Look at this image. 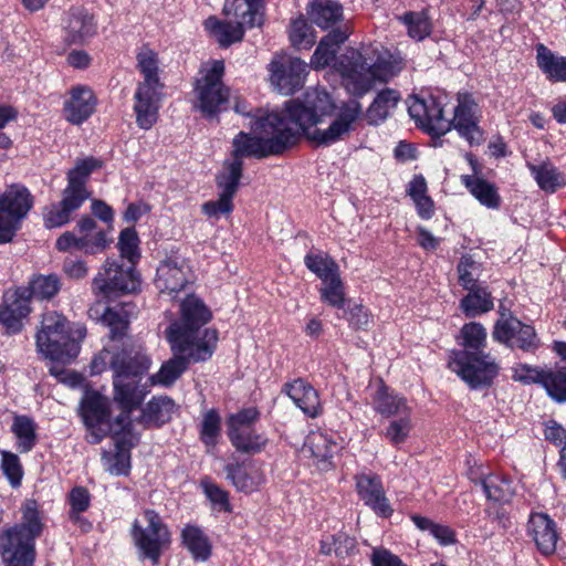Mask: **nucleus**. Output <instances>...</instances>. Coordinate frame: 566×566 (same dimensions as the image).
Listing matches in <instances>:
<instances>
[{"instance_id":"53","label":"nucleus","mask_w":566,"mask_h":566,"mask_svg":"<svg viewBox=\"0 0 566 566\" xmlns=\"http://www.w3.org/2000/svg\"><path fill=\"white\" fill-rule=\"evenodd\" d=\"M221 431V419L214 410H208L200 424V440L207 448V452H211L218 443Z\"/></svg>"},{"instance_id":"13","label":"nucleus","mask_w":566,"mask_h":566,"mask_svg":"<svg viewBox=\"0 0 566 566\" xmlns=\"http://www.w3.org/2000/svg\"><path fill=\"white\" fill-rule=\"evenodd\" d=\"M307 67L300 57L275 54L268 65L270 84L281 95H292L303 87Z\"/></svg>"},{"instance_id":"60","label":"nucleus","mask_w":566,"mask_h":566,"mask_svg":"<svg viewBox=\"0 0 566 566\" xmlns=\"http://www.w3.org/2000/svg\"><path fill=\"white\" fill-rule=\"evenodd\" d=\"M238 434L241 439L243 447L233 446L238 451L244 453H256L260 452L266 444L268 439L255 432L252 427L245 430H239Z\"/></svg>"},{"instance_id":"30","label":"nucleus","mask_w":566,"mask_h":566,"mask_svg":"<svg viewBox=\"0 0 566 566\" xmlns=\"http://www.w3.org/2000/svg\"><path fill=\"white\" fill-rule=\"evenodd\" d=\"M285 394L305 415L315 418L321 412L317 391L303 379H295L284 386Z\"/></svg>"},{"instance_id":"16","label":"nucleus","mask_w":566,"mask_h":566,"mask_svg":"<svg viewBox=\"0 0 566 566\" xmlns=\"http://www.w3.org/2000/svg\"><path fill=\"white\" fill-rule=\"evenodd\" d=\"M480 117L481 112L473 97L469 94H459L450 123L451 127L471 145H480L483 142V132L479 126Z\"/></svg>"},{"instance_id":"40","label":"nucleus","mask_w":566,"mask_h":566,"mask_svg":"<svg viewBox=\"0 0 566 566\" xmlns=\"http://www.w3.org/2000/svg\"><path fill=\"white\" fill-rule=\"evenodd\" d=\"M133 313L134 306L128 303L105 308L102 315V322L109 328L111 338L113 340L122 338L125 335Z\"/></svg>"},{"instance_id":"6","label":"nucleus","mask_w":566,"mask_h":566,"mask_svg":"<svg viewBox=\"0 0 566 566\" xmlns=\"http://www.w3.org/2000/svg\"><path fill=\"white\" fill-rule=\"evenodd\" d=\"M85 336L84 325L70 326L64 316L49 312L43 315L41 329L36 334V347L45 358L69 364L78 355L80 343Z\"/></svg>"},{"instance_id":"52","label":"nucleus","mask_w":566,"mask_h":566,"mask_svg":"<svg viewBox=\"0 0 566 566\" xmlns=\"http://www.w3.org/2000/svg\"><path fill=\"white\" fill-rule=\"evenodd\" d=\"M90 500V493L85 488H74L70 493V520L83 531H88L92 527L91 523L81 516V513L88 509Z\"/></svg>"},{"instance_id":"4","label":"nucleus","mask_w":566,"mask_h":566,"mask_svg":"<svg viewBox=\"0 0 566 566\" xmlns=\"http://www.w3.org/2000/svg\"><path fill=\"white\" fill-rule=\"evenodd\" d=\"M107 361L114 373L115 401L127 411L140 407L147 395L145 386L140 385V379L150 368V358L140 348L133 346H125L118 353L105 349L93 359L91 373L94 375L103 373Z\"/></svg>"},{"instance_id":"8","label":"nucleus","mask_w":566,"mask_h":566,"mask_svg":"<svg viewBox=\"0 0 566 566\" xmlns=\"http://www.w3.org/2000/svg\"><path fill=\"white\" fill-rule=\"evenodd\" d=\"M224 63L214 60L203 64L193 87V107L205 117L217 116L229 99V91L222 83Z\"/></svg>"},{"instance_id":"15","label":"nucleus","mask_w":566,"mask_h":566,"mask_svg":"<svg viewBox=\"0 0 566 566\" xmlns=\"http://www.w3.org/2000/svg\"><path fill=\"white\" fill-rule=\"evenodd\" d=\"M443 99L444 97L433 95L410 97L408 112L422 128L437 135H443L451 129L450 119L444 116Z\"/></svg>"},{"instance_id":"12","label":"nucleus","mask_w":566,"mask_h":566,"mask_svg":"<svg viewBox=\"0 0 566 566\" xmlns=\"http://www.w3.org/2000/svg\"><path fill=\"white\" fill-rule=\"evenodd\" d=\"M81 408L84 422L92 430V434L95 437L94 442H97L109 432L118 434L119 430H129L133 427V419L129 415L139 407L130 411L122 408L123 412L117 417L115 423L109 421L107 399L96 392L87 394L82 400Z\"/></svg>"},{"instance_id":"34","label":"nucleus","mask_w":566,"mask_h":566,"mask_svg":"<svg viewBox=\"0 0 566 566\" xmlns=\"http://www.w3.org/2000/svg\"><path fill=\"white\" fill-rule=\"evenodd\" d=\"M175 410V402L170 398L156 397L140 410L139 417L133 420V423L136 421L144 427L160 426L171 419Z\"/></svg>"},{"instance_id":"58","label":"nucleus","mask_w":566,"mask_h":566,"mask_svg":"<svg viewBox=\"0 0 566 566\" xmlns=\"http://www.w3.org/2000/svg\"><path fill=\"white\" fill-rule=\"evenodd\" d=\"M138 244L139 239L134 228H126L120 232L117 247L120 256L126 259L129 265L134 266L140 258Z\"/></svg>"},{"instance_id":"25","label":"nucleus","mask_w":566,"mask_h":566,"mask_svg":"<svg viewBox=\"0 0 566 566\" xmlns=\"http://www.w3.org/2000/svg\"><path fill=\"white\" fill-rule=\"evenodd\" d=\"M102 166L103 161L93 156L76 158L74 166L66 172L67 185L64 190L86 201L91 196L87 189L90 176Z\"/></svg>"},{"instance_id":"51","label":"nucleus","mask_w":566,"mask_h":566,"mask_svg":"<svg viewBox=\"0 0 566 566\" xmlns=\"http://www.w3.org/2000/svg\"><path fill=\"white\" fill-rule=\"evenodd\" d=\"M481 484L489 500L507 502L513 495L511 481L501 475L490 474L481 480Z\"/></svg>"},{"instance_id":"7","label":"nucleus","mask_w":566,"mask_h":566,"mask_svg":"<svg viewBox=\"0 0 566 566\" xmlns=\"http://www.w3.org/2000/svg\"><path fill=\"white\" fill-rule=\"evenodd\" d=\"M137 67L143 75L134 94V112L139 128L148 130L158 119L161 90L164 84L159 78V63L157 53L143 48L137 54Z\"/></svg>"},{"instance_id":"56","label":"nucleus","mask_w":566,"mask_h":566,"mask_svg":"<svg viewBox=\"0 0 566 566\" xmlns=\"http://www.w3.org/2000/svg\"><path fill=\"white\" fill-rule=\"evenodd\" d=\"M310 271L323 282L339 273L338 265L329 256L324 254H307L304 259Z\"/></svg>"},{"instance_id":"63","label":"nucleus","mask_w":566,"mask_h":566,"mask_svg":"<svg viewBox=\"0 0 566 566\" xmlns=\"http://www.w3.org/2000/svg\"><path fill=\"white\" fill-rule=\"evenodd\" d=\"M202 489L205 491L206 496L213 503L219 505V507L223 511H229V500L228 493L219 488L217 484L212 483L209 480H203Z\"/></svg>"},{"instance_id":"33","label":"nucleus","mask_w":566,"mask_h":566,"mask_svg":"<svg viewBox=\"0 0 566 566\" xmlns=\"http://www.w3.org/2000/svg\"><path fill=\"white\" fill-rule=\"evenodd\" d=\"M306 13L314 24L325 30L334 27L343 18V7L334 0H311Z\"/></svg>"},{"instance_id":"20","label":"nucleus","mask_w":566,"mask_h":566,"mask_svg":"<svg viewBox=\"0 0 566 566\" xmlns=\"http://www.w3.org/2000/svg\"><path fill=\"white\" fill-rule=\"evenodd\" d=\"M188 268L184 262L167 259L157 268L155 286L160 295L176 298L189 284Z\"/></svg>"},{"instance_id":"62","label":"nucleus","mask_w":566,"mask_h":566,"mask_svg":"<svg viewBox=\"0 0 566 566\" xmlns=\"http://www.w3.org/2000/svg\"><path fill=\"white\" fill-rule=\"evenodd\" d=\"M478 271L479 266L471 258H461L458 264V273L459 281L465 290H472L473 287H476L475 282Z\"/></svg>"},{"instance_id":"31","label":"nucleus","mask_w":566,"mask_h":566,"mask_svg":"<svg viewBox=\"0 0 566 566\" xmlns=\"http://www.w3.org/2000/svg\"><path fill=\"white\" fill-rule=\"evenodd\" d=\"M75 231L78 233L80 251L84 253H98L109 243L105 230L99 229L96 221L91 217H82L75 227Z\"/></svg>"},{"instance_id":"21","label":"nucleus","mask_w":566,"mask_h":566,"mask_svg":"<svg viewBox=\"0 0 566 566\" xmlns=\"http://www.w3.org/2000/svg\"><path fill=\"white\" fill-rule=\"evenodd\" d=\"M65 41L83 44L96 33V23L92 13L83 7L71 8L62 20Z\"/></svg>"},{"instance_id":"17","label":"nucleus","mask_w":566,"mask_h":566,"mask_svg":"<svg viewBox=\"0 0 566 566\" xmlns=\"http://www.w3.org/2000/svg\"><path fill=\"white\" fill-rule=\"evenodd\" d=\"M492 336L509 347H517L525 352L533 350L538 345L534 328L512 316L497 321Z\"/></svg>"},{"instance_id":"55","label":"nucleus","mask_w":566,"mask_h":566,"mask_svg":"<svg viewBox=\"0 0 566 566\" xmlns=\"http://www.w3.org/2000/svg\"><path fill=\"white\" fill-rule=\"evenodd\" d=\"M289 35L293 46L300 50L310 49L315 43V32L302 17L292 21Z\"/></svg>"},{"instance_id":"45","label":"nucleus","mask_w":566,"mask_h":566,"mask_svg":"<svg viewBox=\"0 0 566 566\" xmlns=\"http://www.w3.org/2000/svg\"><path fill=\"white\" fill-rule=\"evenodd\" d=\"M318 292L321 301L324 304L337 310H345L349 302L346 298L345 285L339 273L326 281H323Z\"/></svg>"},{"instance_id":"43","label":"nucleus","mask_w":566,"mask_h":566,"mask_svg":"<svg viewBox=\"0 0 566 566\" xmlns=\"http://www.w3.org/2000/svg\"><path fill=\"white\" fill-rule=\"evenodd\" d=\"M182 544L196 560L206 562L211 555V544L197 526L187 525L181 532Z\"/></svg>"},{"instance_id":"10","label":"nucleus","mask_w":566,"mask_h":566,"mask_svg":"<svg viewBox=\"0 0 566 566\" xmlns=\"http://www.w3.org/2000/svg\"><path fill=\"white\" fill-rule=\"evenodd\" d=\"M21 523L0 535V551L9 543L14 553L35 556V538L43 528V515L34 500H27L21 507Z\"/></svg>"},{"instance_id":"57","label":"nucleus","mask_w":566,"mask_h":566,"mask_svg":"<svg viewBox=\"0 0 566 566\" xmlns=\"http://www.w3.org/2000/svg\"><path fill=\"white\" fill-rule=\"evenodd\" d=\"M411 429V413H407L395 417V419L389 422L384 434L392 446H399L408 439Z\"/></svg>"},{"instance_id":"41","label":"nucleus","mask_w":566,"mask_h":566,"mask_svg":"<svg viewBox=\"0 0 566 566\" xmlns=\"http://www.w3.org/2000/svg\"><path fill=\"white\" fill-rule=\"evenodd\" d=\"M461 180L471 195L481 205L489 209H497L500 207V196L492 184L482 178L470 175L462 176Z\"/></svg>"},{"instance_id":"64","label":"nucleus","mask_w":566,"mask_h":566,"mask_svg":"<svg viewBox=\"0 0 566 566\" xmlns=\"http://www.w3.org/2000/svg\"><path fill=\"white\" fill-rule=\"evenodd\" d=\"M344 311V317L356 328H363L368 325L369 315L364 306L359 304L350 305V302L346 305Z\"/></svg>"},{"instance_id":"50","label":"nucleus","mask_w":566,"mask_h":566,"mask_svg":"<svg viewBox=\"0 0 566 566\" xmlns=\"http://www.w3.org/2000/svg\"><path fill=\"white\" fill-rule=\"evenodd\" d=\"M398 19L406 25L408 35L416 41H422L431 33L432 24L424 11L407 12Z\"/></svg>"},{"instance_id":"18","label":"nucleus","mask_w":566,"mask_h":566,"mask_svg":"<svg viewBox=\"0 0 566 566\" xmlns=\"http://www.w3.org/2000/svg\"><path fill=\"white\" fill-rule=\"evenodd\" d=\"M513 379L523 384H542L547 394L557 401H566V378L553 370H544L527 364L512 368Z\"/></svg>"},{"instance_id":"3","label":"nucleus","mask_w":566,"mask_h":566,"mask_svg":"<svg viewBox=\"0 0 566 566\" xmlns=\"http://www.w3.org/2000/svg\"><path fill=\"white\" fill-rule=\"evenodd\" d=\"M212 314L198 296L187 294L179 305V318L167 328L171 350L185 353L195 360L209 359L216 348V329L203 328Z\"/></svg>"},{"instance_id":"49","label":"nucleus","mask_w":566,"mask_h":566,"mask_svg":"<svg viewBox=\"0 0 566 566\" xmlns=\"http://www.w3.org/2000/svg\"><path fill=\"white\" fill-rule=\"evenodd\" d=\"M258 418L259 411L253 407L242 409L237 413L229 416L227 419L228 437L232 446L243 447L238 431L252 427Z\"/></svg>"},{"instance_id":"46","label":"nucleus","mask_w":566,"mask_h":566,"mask_svg":"<svg viewBox=\"0 0 566 566\" xmlns=\"http://www.w3.org/2000/svg\"><path fill=\"white\" fill-rule=\"evenodd\" d=\"M468 291V295L462 298L460 304L467 316L474 317L493 308V301L486 289L476 286Z\"/></svg>"},{"instance_id":"22","label":"nucleus","mask_w":566,"mask_h":566,"mask_svg":"<svg viewBox=\"0 0 566 566\" xmlns=\"http://www.w3.org/2000/svg\"><path fill=\"white\" fill-rule=\"evenodd\" d=\"M356 489L360 500L377 515L389 517L392 509L385 495L382 483L375 474L360 473L355 476Z\"/></svg>"},{"instance_id":"42","label":"nucleus","mask_w":566,"mask_h":566,"mask_svg":"<svg viewBox=\"0 0 566 566\" xmlns=\"http://www.w3.org/2000/svg\"><path fill=\"white\" fill-rule=\"evenodd\" d=\"M407 193L412 199L418 216L423 220H429L434 214V202L427 195V181L421 176H415L408 184Z\"/></svg>"},{"instance_id":"36","label":"nucleus","mask_w":566,"mask_h":566,"mask_svg":"<svg viewBox=\"0 0 566 566\" xmlns=\"http://www.w3.org/2000/svg\"><path fill=\"white\" fill-rule=\"evenodd\" d=\"M401 96L392 90L380 91L366 111V119L370 125H379L385 122L397 107Z\"/></svg>"},{"instance_id":"37","label":"nucleus","mask_w":566,"mask_h":566,"mask_svg":"<svg viewBox=\"0 0 566 566\" xmlns=\"http://www.w3.org/2000/svg\"><path fill=\"white\" fill-rule=\"evenodd\" d=\"M205 28L220 46L227 48L243 39L245 27L238 21H221L216 17H209L205 21Z\"/></svg>"},{"instance_id":"28","label":"nucleus","mask_w":566,"mask_h":566,"mask_svg":"<svg viewBox=\"0 0 566 566\" xmlns=\"http://www.w3.org/2000/svg\"><path fill=\"white\" fill-rule=\"evenodd\" d=\"M263 0H226L223 13L247 28L260 27L263 22Z\"/></svg>"},{"instance_id":"32","label":"nucleus","mask_w":566,"mask_h":566,"mask_svg":"<svg viewBox=\"0 0 566 566\" xmlns=\"http://www.w3.org/2000/svg\"><path fill=\"white\" fill-rule=\"evenodd\" d=\"M224 470L227 479L241 492L251 493L264 482L261 470L254 464L229 463Z\"/></svg>"},{"instance_id":"23","label":"nucleus","mask_w":566,"mask_h":566,"mask_svg":"<svg viewBox=\"0 0 566 566\" xmlns=\"http://www.w3.org/2000/svg\"><path fill=\"white\" fill-rule=\"evenodd\" d=\"M337 449L331 437L321 431H312L306 437L301 449V457L312 461L319 471H328L333 468V455Z\"/></svg>"},{"instance_id":"5","label":"nucleus","mask_w":566,"mask_h":566,"mask_svg":"<svg viewBox=\"0 0 566 566\" xmlns=\"http://www.w3.org/2000/svg\"><path fill=\"white\" fill-rule=\"evenodd\" d=\"M486 336V329L480 323L464 324L460 342L463 349L451 350L449 354V368L471 389L490 387L499 374L495 359L484 353Z\"/></svg>"},{"instance_id":"59","label":"nucleus","mask_w":566,"mask_h":566,"mask_svg":"<svg viewBox=\"0 0 566 566\" xmlns=\"http://www.w3.org/2000/svg\"><path fill=\"white\" fill-rule=\"evenodd\" d=\"M1 455V469L4 475L13 488L19 486L23 475L19 457L8 451H3Z\"/></svg>"},{"instance_id":"2","label":"nucleus","mask_w":566,"mask_h":566,"mask_svg":"<svg viewBox=\"0 0 566 566\" xmlns=\"http://www.w3.org/2000/svg\"><path fill=\"white\" fill-rule=\"evenodd\" d=\"M348 38L347 30H333L318 43L311 59L315 70L324 69L335 61L344 88L354 96L367 94L377 83H386L405 67L402 57L390 54L374 44L347 48L336 59V53Z\"/></svg>"},{"instance_id":"1","label":"nucleus","mask_w":566,"mask_h":566,"mask_svg":"<svg viewBox=\"0 0 566 566\" xmlns=\"http://www.w3.org/2000/svg\"><path fill=\"white\" fill-rule=\"evenodd\" d=\"M363 116L361 104L349 99L336 105L325 91H308L303 99L285 102L252 124V134L239 133L232 142L233 159L265 158L283 154L304 134L316 145L329 146L349 136Z\"/></svg>"},{"instance_id":"61","label":"nucleus","mask_w":566,"mask_h":566,"mask_svg":"<svg viewBox=\"0 0 566 566\" xmlns=\"http://www.w3.org/2000/svg\"><path fill=\"white\" fill-rule=\"evenodd\" d=\"M232 197L219 192L217 200H210L202 205V212L209 217L219 219L221 216L230 214L233 210Z\"/></svg>"},{"instance_id":"11","label":"nucleus","mask_w":566,"mask_h":566,"mask_svg":"<svg viewBox=\"0 0 566 566\" xmlns=\"http://www.w3.org/2000/svg\"><path fill=\"white\" fill-rule=\"evenodd\" d=\"M33 207V197L21 185L0 190V244L9 243Z\"/></svg>"},{"instance_id":"44","label":"nucleus","mask_w":566,"mask_h":566,"mask_svg":"<svg viewBox=\"0 0 566 566\" xmlns=\"http://www.w3.org/2000/svg\"><path fill=\"white\" fill-rule=\"evenodd\" d=\"M528 167L538 187L546 192H555L566 185L565 175L547 161Z\"/></svg>"},{"instance_id":"27","label":"nucleus","mask_w":566,"mask_h":566,"mask_svg":"<svg viewBox=\"0 0 566 566\" xmlns=\"http://www.w3.org/2000/svg\"><path fill=\"white\" fill-rule=\"evenodd\" d=\"M96 97L93 91L83 85L73 87L70 97L64 103V116L67 122L78 125L94 113Z\"/></svg>"},{"instance_id":"26","label":"nucleus","mask_w":566,"mask_h":566,"mask_svg":"<svg viewBox=\"0 0 566 566\" xmlns=\"http://www.w3.org/2000/svg\"><path fill=\"white\" fill-rule=\"evenodd\" d=\"M371 390V405L376 412L384 417H399L402 415L411 413V408L408 406L407 400L389 391L382 380L378 379L370 384Z\"/></svg>"},{"instance_id":"47","label":"nucleus","mask_w":566,"mask_h":566,"mask_svg":"<svg viewBox=\"0 0 566 566\" xmlns=\"http://www.w3.org/2000/svg\"><path fill=\"white\" fill-rule=\"evenodd\" d=\"M36 424L27 416H15L12 422V432L17 438V448L20 452L27 453L32 450L36 442Z\"/></svg>"},{"instance_id":"54","label":"nucleus","mask_w":566,"mask_h":566,"mask_svg":"<svg viewBox=\"0 0 566 566\" xmlns=\"http://www.w3.org/2000/svg\"><path fill=\"white\" fill-rule=\"evenodd\" d=\"M61 289V282L57 275H38L30 282L29 293L39 300H50L55 296Z\"/></svg>"},{"instance_id":"38","label":"nucleus","mask_w":566,"mask_h":566,"mask_svg":"<svg viewBox=\"0 0 566 566\" xmlns=\"http://www.w3.org/2000/svg\"><path fill=\"white\" fill-rule=\"evenodd\" d=\"M174 357L164 363L155 375L150 377L154 385L168 387L172 385L188 368L189 363H199L185 353L172 350Z\"/></svg>"},{"instance_id":"39","label":"nucleus","mask_w":566,"mask_h":566,"mask_svg":"<svg viewBox=\"0 0 566 566\" xmlns=\"http://www.w3.org/2000/svg\"><path fill=\"white\" fill-rule=\"evenodd\" d=\"M536 60L541 71L553 82L566 83V57L558 56L544 44L536 48Z\"/></svg>"},{"instance_id":"24","label":"nucleus","mask_w":566,"mask_h":566,"mask_svg":"<svg viewBox=\"0 0 566 566\" xmlns=\"http://www.w3.org/2000/svg\"><path fill=\"white\" fill-rule=\"evenodd\" d=\"M527 532L543 555L555 553L559 534L556 523L547 514L533 513L527 523Z\"/></svg>"},{"instance_id":"35","label":"nucleus","mask_w":566,"mask_h":566,"mask_svg":"<svg viewBox=\"0 0 566 566\" xmlns=\"http://www.w3.org/2000/svg\"><path fill=\"white\" fill-rule=\"evenodd\" d=\"M85 201L63 190L62 199L51 205L44 212V224L46 228H59L71 220V214L78 210Z\"/></svg>"},{"instance_id":"48","label":"nucleus","mask_w":566,"mask_h":566,"mask_svg":"<svg viewBox=\"0 0 566 566\" xmlns=\"http://www.w3.org/2000/svg\"><path fill=\"white\" fill-rule=\"evenodd\" d=\"M241 176L242 161L240 159L226 161L217 177V186L220 192L233 198L238 191Z\"/></svg>"},{"instance_id":"19","label":"nucleus","mask_w":566,"mask_h":566,"mask_svg":"<svg viewBox=\"0 0 566 566\" xmlns=\"http://www.w3.org/2000/svg\"><path fill=\"white\" fill-rule=\"evenodd\" d=\"M31 312L30 293L28 289L20 287L9 291L3 296L0 306V323L10 334H17L22 328V319Z\"/></svg>"},{"instance_id":"9","label":"nucleus","mask_w":566,"mask_h":566,"mask_svg":"<svg viewBox=\"0 0 566 566\" xmlns=\"http://www.w3.org/2000/svg\"><path fill=\"white\" fill-rule=\"evenodd\" d=\"M130 535L144 558L157 565L161 553L171 542V534L161 516L154 510H145L135 518Z\"/></svg>"},{"instance_id":"14","label":"nucleus","mask_w":566,"mask_h":566,"mask_svg":"<svg viewBox=\"0 0 566 566\" xmlns=\"http://www.w3.org/2000/svg\"><path fill=\"white\" fill-rule=\"evenodd\" d=\"M139 275L133 265H120L116 261H105L93 279L92 289L97 295L112 297L117 293H133L139 287Z\"/></svg>"},{"instance_id":"29","label":"nucleus","mask_w":566,"mask_h":566,"mask_svg":"<svg viewBox=\"0 0 566 566\" xmlns=\"http://www.w3.org/2000/svg\"><path fill=\"white\" fill-rule=\"evenodd\" d=\"M133 427L129 430L120 431L116 436L115 453L104 457L105 465L111 474L125 475L130 468L129 449L135 444L137 438L132 434Z\"/></svg>"}]
</instances>
